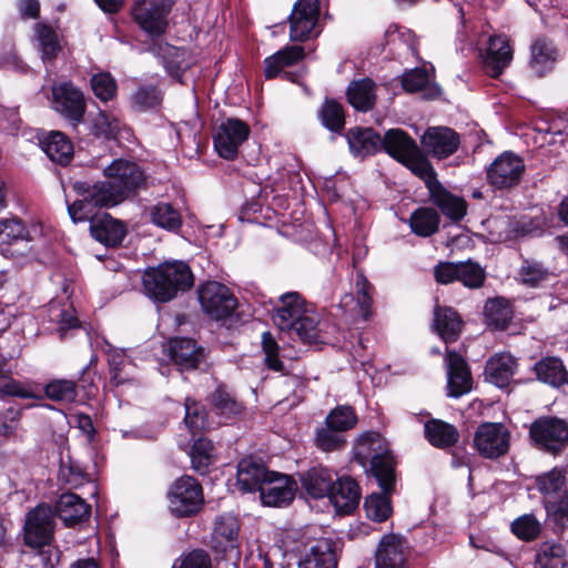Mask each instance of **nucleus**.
Here are the masks:
<instances>
[{"mask_svg":"<svg viewBox=\"0 0 568 568\" xmlns=\"http://www.w3.org/2000/svg\"><path fill=\"white\" fill-rule=\"evenodd\" d=\"M273 322L282 332L295 333L306 344L322 341L320 315L297 292H287L280 296Z\"/></svg>","mask_w":568,"mask_h":568,"instance_id":"nucleus-1","label":"nucleus"},{"mask_svg":"<svg viewBox=\"0 0 568 568\" xmlns=\"http://www.w3.org/2000/svg\"><path fill=\"white\" fill-rule=\"evenodd\" d=\"M393 486L394 484L388 490L382 488V494L373 493L365 498L364 508L367 518L376 523H382L390 517L393 507L388 494L392 493Z\"/></svg>","mask_w":568,"mask_h":568,"instance_id":"nucleus-44","label":"nucleus"},{"mask_svg":"<svg viewBox=\"0 0 568 568\" xmlns=\"http://www.w3.org/2000/svg\"><path fill=\"white\" fill-rule=\"evenodd\" d=\"M347 98L356 110H369L376 99L374 82L371 79H362L352 82L347 89Z\"/></svg>","mask_w":568,"mask_h":568,"instance_id":"nucleus-43","label":"nucleus"},{"mask_svg":"<svg viewBox=\"0 0 568 568\" xmlns=\"http://www.w3.org/2000/svg\"><path fill=\"white\" fill-rule=\"evenodd\" d=\"M250 135L248 125L234 118H229L216 125L213 134L214 148L217 154L225 160H233L240 146Z\"/></svg>","mask_w":568,"mask_h":568,"instance_id":"nucleus-8","label":"nucleus"},{"mask_svg":"<svg viewBox=\"0 0 568 568\" xmlns=\"http://www.w3.org/2000/svg\"><path fill=\"white\" fill-rule=\"evenodd\" d=\"M434 327L446 343H452L458 338L463 328V321L452 307L436 306Z\"/></svg>","mask_w":568,"mask_h":568,"instance_id":"nucleus-32","label":"nucleus"},{"mask_svg":"<svg viewBox=\"0 0 568 568\" xmlns=\"http://www.w3.org/2000/svg\"><path fill=\"white\" fill-rule=\"evenodd\" d=\"M325 422L331 429L342 433L353 428L357 423V417L351 406H338L327 415Z\"/></svg>","mask_w":568,"mask_h":568,"instance_id":"nucleus-54","label":"nucleus"},{"mask_svg":"<svg viewBox=\"0 0 568 568\" xmlns=\"http://www.w3.org/2000/svg\"><path fill=\"white\" fill-rule=\"evenodd\" d=\"M216 414L225 418H233L244 410L242 403L237 402L225 388L219 387L211 397Z\"/></svg>","mask_w":568,"mask_h":568,"instance_id":"nucleus-50","label":"nucleus"},{"mask_svg":"<svg viewBox=\"0 0 568 568\" xmlns=\"http://www.w3.org/2000/svg\"><path fill=\"white\" fill-rule=\"evenodd\" d=\"M557 58L552 42L545 38L537 39L530 47V69L539 77L549 71Z\"/></svg>","mask_w":568,"mask_h":568,"instance_id":"nucleus-35","label":"nucleus"},{"mask_svg":"<svg viewBox=\"0 0 568 568\" xmlns=\"http://www.w3.org/2000/svg\"><path fill=\"white\" fill-rule=\"evenodd\" d=\"M536 488L542 496L544 507L567 491L566 470L561 467H554L535 479Z\"/></svg>","mask_w":568,"mask_h":568,"instance_id":"nucleus-26","label":"nucleus"},{"mask_svg":"<svg viewBox=\"0 0 568 568\" xmlns=\"http://www.w3.org/2000/svg\"><path fill=\"white\" fill-rule=\"evenodd\" d=\"M420 142L424 149L434 158L444 159L456 152L459 145V136L447 126H434L427 129Z\"/></svg>","mask_w":568,"mask_h":568,"instance_id":"nucleus-17","label":"nucleus"},{"mask_svg":"<svg viewBox=\"0 0 568 568\" xmlns=\"http://www.w3.org/2000/svg\"><path fill=\"white\" fill-rule=\"evenodd\" d=\"M519 280L523 284L537 287L550 278V272L538 262L525 261L519 270Z\"/></svg>","mask_w":568,"mask_h":568,"instance_id":"nucleus-56","label":"nucleus"},{"mask_svg":"<svg viewBox=\"0 0 568 568\" xmlns=\"http://www.w3.org/2000/svg\"><path fill=\"white\" fill-rule=\"evenodd\" d=\"M304 58V49L300 45H288L265 60V75L276 77L285 67L292 65Z\"/></svg>","mask_w":568,"mask_h":568,"instance_id":"nucleus-42","label":"nucleus"},{"mask_svg":"<svg viewBox=\"0 0 568 568\" xmlns=\"http://www.w3.org/2000/svg\"><path fill=\"white\" fill-rule=\"evenodd\" d=\"M334 542L323 538L316 540L300 561V568H336Z\"/></svg>","mask_w":568,"mask_h":568,"instance_id":"nucleus-28","label":"nucleus"},{"mask_svg":"<svg viewBox=\"0 0 568 568\" xmlns=\"http://www.w3.org/2000/svg\"><path fill=\"white\" fill-rule=\"evenodd\" d=\"M48 398L60 403H73L78 397L77 384L69 379H53L44 387Z\"/></svg>","mask_w":568,"mask_h":568,"instance_id":"nucleus-53","label":"nucleus"},{"mask_svg":"<svg viewBox=\"0 0 568 568\" xmlns=\"http://www.w3.org/2000/svg\"><path fill=\"white\" fill-rule=\"evenodd\" d=\"M213 453V444L210 439L199 438L194 442L191 449V462L193 467L201 473H204L211 463Z\"/></svg>","mask_w":568,"mask_h":568,"instance_id":"nucleus-62","label":"nucleus"},{"mask_svg":"<svg viewBox=\"0 0 568 568\" xmlns=\"http://www.w3.org/2000/svg\"><path fill=\"white\" fill-rule=\"evenodd\" d=\"M457 281L469 288H477L484 284V268L471 261L457 263Z\"/></svg>","mask_w":568,"mask_h":568,"instance_id":"nucleus-57","label":"nucleus"},{"mask_svg":"<svg viewBox=\"0 0 568 568\" xmlns=\"http://www.w3.org/2000/svg\"><path fill=\"white\" fill-rule=\"evenodd\" d=\"M320 17L318 0H298L295 2L288 17L290 39L294 42H302L317 36L315 30Z\"/></svg>","mask_w":568,"mask_h":568,"instance_id":"nucleus-9","label":"nucleus"},{"mask_svg":"<svg viewBox=\"0 0 568 568\" xmlns=\"http://www.w3.org/2000/svg\"><path fill=\"white\" fill-rule=\"evenodd\" d=\"M55 514L67 527H73L89 519L91 506L80 496L64 493L57 500Z\"/></svg>","mask_w":568,"mask_h":568,"instance_id":"nucleus-20","label":"nucleus"},{"mask_svg":"<svg viewBox=\"0 0 568 568\" xmlns=\"http://www.w3.org/2000/svg\"><path fill=\"white\" fill-rule=\"evenodd\" d=\"M270 473L261 460L251 456L243 458L237 465L236 485L244 493L258 490Z\"/></svg>","mask_w":568,"mask_h":568,"instance_id":"nucleus-23","label":"nucleus"},{"mask_svg":"<svg viewBox=\"0 0 568 568\" xmlns=\"http://www.w3.org/2000/svg\"><path fill=\"white\" fill-rule=\"evenodd\" d=\"M402 85L406 92H422L425 99H435L440 95V88L433 81V75L422 68L412 69L402 77Z\"/></svg>","mask_w":568,"mask_h":568,"instance_id":"nucleus-27","label":"nucleus"},{"mask_svg":"<svg viewBox=\"0 0 568 568\" xmlns=\"http://www.w3.org/2000/svg\"><path fill=\"white\" fill-rule=\"evenodd\" d=\"M53 108L69 119L73 125L80 123L85 111L82 92L72 83L63 82L52 88Z\"/></svg>","mask_w":568,"mask_h":568,"instance_id":"nucleus-13","label":"nucleus"},{"mask_svg":"<svg viewBox=\"0 0 568 568\" xmlns=\"http://www.w3.org/2000/svg\"><path fill=\"white\" fill-rule=\"evenodd\" d=\"M513 50L507 38L501 36L490 37L483 54L485 71L493 78H497L510 64Z\"/></svg>","mask_w":568,"mask_h":568,"instance_id":"nucleus-18","label":"nucleus"},{"mask_svg":"<svg viewBox=\"0 0 568 568\" xmlns=\"http://www.w3.org/2000/svg\"><path fill=\"white\" fill-rule=\"evenodd\" d=\"M29 241V234L20 220L16 217L0 220V252L3 255H13L16 252L4 245H17Z\"/></svg>","mask_w":568,"mask_h":568,"instance_id":"nucleus-38","label":"nucleus"},{"mask_svg":"<svg viewBox=\"0 0 568 568\" xmlns=\"http://www.w3.org/2000/svg\"><path fill=\"white\" fill-rule=\"evenodd\" d=\"M485 315L489 324L496 328H505L511 320L513 312L506 300L497 297L487 301Z\"/></svg>","mask_w":568,"mask_h":568,"instance_id":"nucleus-51","label":"nucleus"},{"mask_svg":"<svg viewBox=\"0 0 568 568\" xmlns=\"http://www.w3.org/2000/svg\"><path fill=\"white\" fill-rule=\"evenodd\" d=\"M150 215L155 225L168 231H176L182 225L181 214L168 203H159L152 206Z\"/></svg>","mask_w":568,"mask_h":568,"instance_id":"nucleus-49","label":"nucleus"},{"mask_svg":"<svg viewBox=\"0 0 568 568\" xmlns=\"http://www.w3.org/2000/svg\"><path fill=\"white\" fill-rule=\"evenodd\" d=\"M34 34L42 61L47 62L55 59L61 50L55 31L50 26L39 22L34 24Z\"/></svg>","mask_w":568,"mask_h":568,"instance_id":"nucleus-45","label":"nucleus"},{"mask_svg":"<svg viewBox=\"0 0 568 568\" xmlns=\"http://www.w3.org/2000/svg\"><path fill=\"white\" fill-rule=\"evenodd\" d=\"M105 181L93 184L92 197L100 204L115 206L144 186L145 174L132 161L118 159L104 169Z\"/></svg>","mask_w":568,"mask_h":568,"instance_id":"nucleus-2","label":"nucleus"},{"mask_svg":"<svg viewBox=\"0 0 568 568\" xmlns=\"http://www.w3.org/2000/svg\"><path fill=\"white\" fill-rule=\"evenodd\" d=\"M382 149L400 163L418 150L415 141L400 129H390L385 133Z\"/></svg>","mask_w":568,"mask_h":568,"instance_id":"nucleus-31","label":"nucleus"},{"mask_svg":"<svg viewBox=\"0 0 568 568\" xmlns=\"http://www.w3.org/2000/svg\"><path fill=\"white\" fill-rule=\"evenodd\" d=\"M172 568H213V560L206 550L193 549L176 558Z\"/></svg>","mask_w":568,"mask_h":568,"instance_id":"nucleus-61","label":"nucleus"},{"mask_svg":"<svg viewBox=\"0 0 568 568\" xmlns=\"http://www.w3.org/2000/svg\"><path fill=\"white\" fill-rule=\"evenodd\" d=\"M433 202L440 209L444 215L450 220L458 221L466 214L465 201L447 192L440 183L430 192Z\"/></svg>","mask_w":568,"mask_h":568,"instance_id":"nucleus-39","label":"nucleus"},{"mask_svg":"<svg viewBox=\"0 0 568 568\" xmlns=\"http://www.w3.org/2000/svg\"><path fill=\"white\" fill-rule=\"evenodd\" d=\"M40 145L51 161L61 165L68 164L73 156V145L61 132H50L45 138L40 140Z\"/></svg>","mask_w":568,"mask_h":568,"instance_id":"nucleus-34","label":"nucleus"},{"mask_svg":"<svg viewBox=\"0 0 568 568\" xmlns=\"http://www.w3.org/2000/svg\"><path fill=\"white\" fill-rule=\"evenodd\" d=\"M297 485L287 475L271 471L260 487V497L265 506L282 507L288 505L295 497Z\"/></svg>","mask_w":568,"mask_h":568,"instance_id":"nucleus-12","label":"nucleus"},{"mask_svg":"<svg viewBox=\"0 0 568 568\" xmlns=\"http://www.w3.org/2000/svg\"><path fill=\"white\" fill-rule=\"evenodd\" d=\"M168 498L171 513L178 517L195 515L204 503L201 485L190 476L175 480L168 493Z\"/></svg>","mask_w":568,"mask_h":568,"instance_id":"nucleus-6","label":"nucleus"},{"mask_svg":"<svg viewBox=\"0 0 568 568\" xmlns=\"http://www.w3.org/2000/svg\"><path fill=\"white\" fill-rule=\"evenodd\" d=\"M424 432L429 444L440 449L452 447L459 438V433L454 425L437 418L426 422Z\"/></svg>","mask_w":568,"mask_h":568,"instance_id":"nucleus-33","label":"nucleus"},{"mask_svg":"<svg viewBox=\"0 0 568 568\" xmlns=\"http://www.w3.org/2000/svg\"><path fill=\"white\" fill-rule=\"evenodd\" d=\"M170 355L180 371L196 369L204 361V349L191 338H174L170 342Z\"/></svg>","mask_w":568,"mask_h":568,"instance_id":"nucleus-21","label":"nucleus"},{"mask_svg":"<svg viewBox=\"0 0 568 568\" xmlns=\"http://www.w3.org/2000/svg\"><path fill=\"white\" fill-rule=\"evenodd\" d=\"M108 356L109 365L112 371V381L115 385L124 384L134 378L132 374L134 367L131 362L126 359L122 349H109Z\"/></svg>","mask_w":568,"mask_h":568,"instance_id":"nucleus-48","label":"nucleus"},{"mask_svg":"<svg viewBox=\"0 0 568 568\" xmlns=\"http://www.w3.org/2000/svg\"><path fill=\"white\" fill-rule=\"evenodd\" d=\"M513 532L524 540L535 539L540 532V524L532 515H524L511 524Z\"/></svg>","mask_w":568,"mask_h":568,"instance_id":"nucleus-64","label":"nucleus"},{"mask_svg":"<svg viewBox=\"0 0 568 568\" xmlns=\"http://www.w3.org/2000/svg\"><path fill=\"white\" fill-rule=\"evenodd\" d=\"M327 497L337 513L348 514L358 505L361 494L354 479L343 477L334 479Z\"/></svg>","mask_w":568,"mask_h":568,"instance_id":"nucleus-22","label":"nucleus"},{"mask_svg":"<svg viewBox=\"0 0 568 568\" xmlns=\"http://www.w3.org/2000/svg\"><path fill=\"white\" fill-rule=\"evenodd\" d=\"M91 88L94 95L102 102L111 101L116 94V82L114 78L106 72L92 75Z\"/></svg>","mask_w":568,"mask_h":568,"instance_id":"nucleus-59","label":"nucleus"},{"mask_svg":"<svg viewBox=\"0 0 568 568\" xmlns=\"http://www.w3.org/2000/svg\"><path fill=\"white\" fill-rule=\"evenodd\" d=\"M321 120L333 132L343 130L345 120L342 105L335 101H326L321 109Z\"/></svg>","mask_w":568,"mask_h":568,"instance_id":"nucleus-60","label":"nucleus"},{"mask_svg":"<svg viewBox=\"0 0 568 568\" xmlns=\"http://www.w3.org/2000/svg\"><path fill=\"white\" fill-rule=\"evenodd\" d=\"M409 225L416 235L430 236L438 230L439 215L434 209L419 207L412 213Z\"/></svg>","mask_w":568,"mask_h":568,"instance_id":"nucleus-46","label":"nucleus"},{"mask_svg":"<svg viewBox=\"0 0 568 568\" xmlns=\"http://www.w3.org/2000/svg\"><path fill=\"white\" fill-rule=\"evenodd\" d=\"M185 417L184 422L189 430L195 435L201 430L210 428L207 420V413L205 408L197 402L191 398H186L185 403Z\"/></svg>","mask_w":568,"mask_h":568,"instance_id":"nucleus-52","label":"nucleus"},{"mask_svg":"<svg viewBox=\"0 0 568 568\" xmlns=\"http://www.w3.org/2000/svg\"><path fill=\"white\" fill-rule=\"evenodd\" d=\"M524 170V161L518 155L504 152L489 165L487 179L496 189H509L519 183Z\"/></svg>","mask_w":568,"mask_h":568,"instance_id":"nucleus-11","label":"nucleus"},{"mask_svg":"<svg viewBox=\"0 0 568 568\" xmlns=\"http://www.w3.org/2000/svg\"><path fill=\"white\" fill-rule=\"evenodd\" d=\"M515 368V358L508 353H501L489 358L486 364V374L493 384L504 387L513 377Z\"/></svg>","mask_w":568,"mask_h":568,"instance_id":"nucleus-37","label":"nucleus"},{"mask_svg":"<svg viewBox=\"0 0 568 568\" xmlns=\"http://www.w3.org/2000/svg\"><path fill=\"white\" fill-rule=\"evenodd\" d=\"M74 189L82 196V199L74 201L71 205L68 206V212L73 220V222H84L90 220V223L93 219L99 217L94 213L97 207L108 206L106 204L97 203V201L91 196V191L93 190V185H89L85 183L77 182L74 184Z\"/></svg>","mask_w":568,"mask_h":568,"instance_id":"nucleus-30","label":"nucleus"},{"mask_svg":"<svg viewBox=\"0 0 568 568\" xmlns=\"http://www.w3.org/2000/svg\"><path fill=\"white\" fill-rule=\"evenodd\" d=\"M372 288L373 287L369 284V282L362 274L356 275V303L352 307V311L355 313V315L361 316L364 320H367L369 315V310L372 305Z\"/></svg>","mask_w":568,"mask_h":568,"instance_id":"nucleus-55","label":"nucleus"},{"mask_svg":"<svg viewBox=\"0 0 568 568\" xmlns=\"http://www.w3.org/2000/svg\"><path fill=\"white\" fill-rule=\"evenodd\" d=\"M376 568H405L404 542L395 535L384 536L375 556Z\"/></svg>","mask_w":568,"mask_h":568,"instance_id":"nucleus-25","label":"nucleus"},{"mask_svg":"<svg viewBox=\"0 0 568 568\" xmlns=\"http://www.w3.org/2000/svg\"><path fill=\"white\" fill-rule=\"evenodd\" d=\"M529 439L535 448L558 455L568 444V424L554 416L539 417L530 424Z\"/></svg>","mask_w":568,"mask_h":568,"instance_id":"nucleus-5","label":"nucleus"},{"mask_svg":"<svg viewBox=\"0 0 568 568\" xmlns=\"http://www.w3.org/2000/svg\"><path fill=\"white\" fill-rule=\"evenodd\" d=\"M303 488L313 498L328 496L334 481V474L326 468H312L301 476Z\"/></svg>","mask_w":568,"mask_h":568,"instance_id":"nucleus-36","label":"nucleus"},{"mask_svg":"<svg viewBox=\"0 0 568 568\" xmlns=\"http://www.w3.org/2000/svg\"><path fill=\"white\" fill-rule=\"evenodd\" d=\"M402 163L426 183L429 192L439 184L436 180L435 170L428 160L420 154L419 150H416L414 154H410Z\"/></svg>","mask_w":568,"mask_h":568,"instance_id":"nucleus-47","label":"nucleus"},{"mask_svg":"<svg viewBox=\"0 0 568 568\" xmlns=\"http://www.w3.org/2000/svg\"><path fill=\"white\" fill-rule=\"evenodd\" d=\"M510 435L500 423H483L474 436V446L486 458H497L509 449Z\"/></svg>","mask_w":568,"mask_h":568,"instance_id":"nucleus-10","label":"nucleus"},{"mask_svg":"<svg viewBox=\"0 0 568 568\" xmlns=\"http://www.w3.org/2000/svg\"><path fill=\"white\" fill-rule=\"evenodd\" d=\"M91 235L106 246L119 245L126 234L125 225L104 213L92 220L90 224Z\"/></svg>","mask_w":568,"mask_h":568,"instance_id":"nucleus-24","label":"nucleus"},{"mask_svg":"<svg viewBox=\"0 0 568 568\" xmlns=\"http://www.w3.org/2000/svg\"><path fill=\"white\" fill-rule=\"evenodd\" d=\"M146 296L160 303H166L193 285V274L189 265L181 261L164 262L149 267L142 275Z\"/></svg>","mask_w":568,"mask_h":568,"instance_id":"nucleus-3","label":"nucleus"},{"mask_svg":"<svg viewBox=\"0 0 568 568\" xmlns=\"http://www.w3.org/2000/svg\"><path fill=\"white\" fill-rule=\"evenodd\" d=\"M537 378L554 387H559L567 382L568 373L562 362L557 357H545L535 364Z\"/></svg>","mask_w":568,"mask_h":568,"instance_id":"nucleus-41","label":"nucleus"},{"mask_svg":"<svg viewBox=\"0 0 568 568\" xmlns=\"http://www.w3.org/2000/svg\"><path fill=\"white\" fill-rule=\"evenodd\" d=\"M121 128V120L110 113L99 112L92 121V133L95 136L113 139L116 136Z\"/></svg>","mask_w":568,"mask_h":568,"instance_id":"nucleus-58","label":"nucleus"},{"mask_svg":"<svg viewBox=\"0 0 568 568\" xmlns=\"http://www.w3.org/2000/svg\"><path fill=\"white\" fill-rule=\"evenodd\" d=\"M567 552L564 545L556 541L542 542L535 556V568H566Z\"/></svg>","mask_w":568,"mask_h":568,"instance_id":"nucleus-40","label":"nucleus"},{"mask_svg":"<svg viewBox=\"0 0 568 568\" xmlns=\"http://www.w3.org/2000/svg\"><path fill=\"white\" fill-rule=\"evenodd\" d=\"M161 94L153 87L139 88L131 97L132 106L138 111H148L161 103Z\"/></svg>","mask_w":568,"mask_h":568,"instance_id":"nucleus-63","label":"nucleus"},{"mask_svg":"<svg viewBox=\"0 0 568 568\" xmlns=\"http://www.w3.org/2000/svg\"><path fill=\"white\" fill-rule=\"evenodd\" d=\"M213 550L223 556H239V523L231 514H224L215 519L211 537Z\"/></svg>","mask_w":568,"mask_h":568,"instance_id":"nucleus-14","label":"nucleus"},{"mask_svg":"<svg viewBox=\"0 0 568 568\" xmlns=\"http://www.w3.org/2000/svg\"><path fill=\"white\" fill-rule=\"evenodd\" d=\"M53 534V514L49 506L31 510L24 524V541L29 546H41L50 541Z\"/></svg>","mask_w":568,"mask_h":568,"instance_id":"nucleus-15","label":"nucleus"},{"mask_svg":"<svg viewBox=\"0 0 568 568\" xmlns=\"http://www.w3.org/2000/svg\"><path fill=\"white\" fill-rule=\"evenodd\" d=\"M355 457L363 466L371 464V471L384 490H388L395 483L393 457L381 434L375 432L363 434L356 443Z\"/></svg>","mask_w":568,"mask_h":568,"instance_id":"nucleus-4","label":"nucleus"},{"mask_svg":"<svg viewBox=\"0 0 568 568\" xmlns=\"http://www.w3.org/2000/svg\"><path fill=\"white\" fill-rule=\"evenodd\" d=\"M447 389L449 397H460L471 389V376L465 359L456 352H447Z\"/></svg>","mask_w":568,"mask_h":568,"instance_id":"nucleus-19","label":"nucleus"},{"mask_svg":"<svg viewBox=\"0 0 568 568\" xmlns=\"http://www.w3.org/2000/svg\"><path fill=\"white\" fill-rule=\"evenodd\" d=\"M168 7L158 1L143 0L136 2L132 9L134 21L148 33L160 36L166 27Z\"/></svg>","mask_w":568,"mask_h":568,"instance_id":"nucleus-16","label":"nucleus"},{"mask_svg":"<svg viewBox=\"0 0 568 568\" xmlns=\"http://www.w3.org/2000/svg\"><path fill=\"white\" fill-rule=\"evenodd\" d=\"M346 139L351 152L357 156L364 158L382 150V138L371 128H353Z\"/></svg>","mask_w":568,"mask_h":568,"instance_id":"nucleus-29","label":"nucleus"},{"mask_svg":"<svg viewBox=\"0 0 568 568\" xmlns=\"http://www.w3.org/2000/svg\"><path fill=\"white\" fill-rule=\"evenodd\" d=\"M197 293L203 312L212 320L227 318L237 307V300L232 291L219 282L204 283Z\"/></svg>","mask_w":568,"mask_h":568,"instance_id":"nucleus-7","label":"nucleus"}]
</instances>
